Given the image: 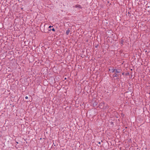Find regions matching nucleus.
Returning a JSON list of instances; mask_svg holds the SVG:
<instances>
[{
    "mask_svg": "<svg viewBox=\"0 0 150 150\" xmlns=\"http://www.w3.org/2000/svg\"><path fill=\"white\" fill-rule=\"evenodd\" d=\"M76 7H78V8H81V6L79 5H76Z\"/></svg>",
    "mask_w": 150,
    "mask_h": 150,
    "instance_id": "20e7f679",
    "label": "nucleus"
},
{
    "mask_svg": "<svg viewBox=\"0 0 150 150\" xmlns=\"http://www.w3.org/2000/svg\"><path fill=\"white\" fill-rule=\"evenodd\" d=\"M115 74H117L120 73V72L118 71L117 69H115Z\"/></svg>",
    "mask_w": 150,
    "mask_h": 150,
    "instance_id": "7ed1b4c3",
    "label": "nucleus"
},
{
    "mask_svg": "<svg viewBox=\"0 0 150 150\" xmlns=\"http://www.w3.org/2000/svg\"><path fill=\"white\" fill-rule=\"evenodd\" d=\"M115 69H112L111 70V71L112 72H115Z\"/></svg>",
    "mask_w": 150,
    "mask_h": 150,
    "instance_id": "f03ea898",
    "label": "nucleus"
},
{
    "mask_svg": "<svg viewBox=\"0 0 150 150\" xmlns=\"http://www.w3.org/2000/svg\"><path fill=\"white\" fill-rule=\"evenodd\" d=\"M117 74H115L113 75L114 77H117Z\"/></svg>",
    "mask_w": 150,
    "mask_h": 150,
    "instance_id": "39448f33",
    "label": "nucleus"
},
{
    "mask_svg": "<svg viewBox=\"0 0 150 150\" xmlns=\"http://www.w3.org/2000/svg\"><path fill=\"white\" fill-rule=\"evenodd\" d=\"M70 32V30L69 29H68L67 31H66V34L67 35H68L69 32Z\"/></svg>",
    "mask_w": 150,
    "mask_h": 150,
    "instance_id": "f257e3e1",
    "label": "nucleus"
},
{
    "mask_svg": "<svg viewBox=\"0 0 150 150\" xmlns=\"http://www.w3.org/2000/svg\"><path fill=\"white\" fill-rule=\"evenodd\" d=\"M109 71H110V69H109Z\"/></svg>",
    "mask_w": 150,
    "mask_h": 150,
    "instance_id": "1a4fd4ad",
    "label": "nucleus"
},
{
    "mask_svg": "<svg viewBox=\"0 0 150 150\" xmlns=\"http://www.w3.org/2000/svg\"><path fill=\"white\" fill-rule=\"evenodd\" d=\"M51 30L53 31H55V30L54 28H53Z\"/></svg>",
    "mask_w": 150,
    "mask_h": 150,
    "instance_id": "423d86ee",
    "label": "nucleus"
},
{
    "mask_svg": "<svg viewBox=\"0 0 150 150\" xmlns=\"http://www.w3.org/2000/svg\"><path fill=\"white\" fill-rule=\"evenodd\" d=\"M52 27V26H51V25H50L49 27V28H51V27Z\"/></svg>",
    "mask_w": 150,
    "mask_h": 150,
    "instance_id": "6e6552de",
    "label": "nucleus"
},
{
    "mask_svg": "<svg viewBox=\"0 0 150 150\" xmlns=\"http://www.w3.org/2000/svg\"><path fill=\"white\" fill-rule=\"evenodd\" d=\"M25 99H28V97L27 96H26L25 97Z\"/></svg>",
    "mask_w": 150,
    "mask_h": 150,
    "instance_id": "0eeeda50",
    "label": "nucleus"
}]
</instances>
